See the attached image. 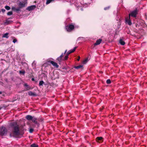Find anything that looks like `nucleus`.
I'll list each match as a JSON object with an SVG mask.
<instances>
[{
	"label": "nucleus",
	"instance_id": "obj_1",
	"mask_svg": "<svg viewBox=\"0 0 147 147\" xmlns=\"http://www.w3.org/2000/svg\"><path fill=\"white\" fill-rule=\"evenodd\" d=\"M25 125L19 126L16 122H12L10 124L11 132L10 134V137L18 138L20 135H22L24 133L23 132L25 130L24 129Z\"/></svg>",
	"mask_w": 147,
	"mask_h": 147
},
{
	"label": "nucleus",
	"instance_id": "obj_2",
	"mask_svg": "<svg viewBox=\"0 0 147 147\" xmlns=\"http://www.w3.org/2000/svg\"><path fill=\"white\" fill-rule=\"evenodd\" d=\"M7 130L4 126L0 127V135L1 136L6 135L7 133Z\"/></svg>",
	"mask_w": 147,
	"mask_h": 147
},
{
	"label": "nucleus",
	"instance_id": "obj_3",
	"mask_svg": "<svg viewBox=\"0 0 147 147\" xmlns=\"http://www.w3.org/2000/svg\"><path fill=\"white\" fill-rule=\"evenodd\" d=\"M138 10L137 9L131 11L130 13H129V18H130V16L134 18H136L138 13Z\"/></svg>",
	"mask_w": 147,
	"mask_h": 147
},
{
	"label": "nucleus",
	"instance_id": "obj_4",
	"mask_svg": "<svg viewBox=\"0 0 147 147\" xmlns=\"http://www.w3.org/2000/svg\"><path fill=\"white\" fill-rule=\"evenodd\" d=\"M27 0H24V1H22V2H20L18 3V6L20 8L24 7L25 6V5L27 4Z\"/></svg>",
	"mask_w": 147,
	"mask_h": 147
},
{
	"label": "nucleus",
	"instance_id": "obj_5",
	"mask_svg": "<svg viewBox=\"0 0 147 147\" xmlns=\"http://www.w3.org/2000/svg\"><path fill=\"white\" fill-rule=\"evenodd\" d=\"M74 28V26L72 24H70L65 27V29L68 32H70L73 30Z\"/></svg>",
	"mask_w": 147,
	"mask_h": 147
},
{
	"label": "nucleus",
	"instance_id": "obj_6",
	"mask_svg": "<svg viewBox=\"0 0 147 147\" xmlns=\"http://www.w3.org/2000/svg\"><path fill=\"white\" fill-rule=\"evenodd\" d=\"M48 62L51 63L53 66L57 68H58L59 67V65H57V63L53 61L49 60L48 61Z\"/></svg>",
	"mask_w": 147,
	"mask_h": 147
},
{
	"label": "nucleus",
	"instance_id": "obj_7",
	"mask_svg": "<svg viewBox=\"0 0 147 147\" xmlns=\"http://www.w3.org/2000/svg\"><path fill=\"white\" fill-rule=\"evenodd\" d=\"M96 141L99 143L103 142V138L102 137H98L96 138Z\"/></svg>",
	"mask_w": 147,
	"mask_h": 147
},
{
	"label": "nucleus",
	"instance_id": "obj_8",
	"mask_svg": "<svg viewBox=\"0 0 147 147\" xmlns=\"http://www.w3.org/2000/svg\"><path fill=\"white\" fill-rule=\"evenodd\" d=\"M64 56V54L63 53H62L61 55L59 57L57 58V60L58 62V63L59 64H61V61L62 60V57Z\"/></svg>",
	"mask_w": 147,
	"mask_h": 147
},
{
	"label": "nucleus",
	"instance_id": "obj_9",
	"mask_svg": "<svg viewBox=\"0 0 147 147\" xmlns=\"http://www.w3.org/2000/svg\"><path fill=\"white\" fill-rule=\"evenodd\" d=\"M37 118L33 116V117L32 121L35 124L37 125L38 127H39V123L37 121Z\"/></svg>",
	"mask_w": 147,
	"mask_h": 147
},
{
	"label": "nucleus",
	"instance_id": "obj_10",
	"mask_svg": "<svg viewBox=\"0 0 147 147\" xmlns=\"http://www.w3.org/2000/svg\"><path fill=\"white\" fill-rule=\"evenodd\" d=\"M36 8V6L35 5H32L28 6L27 8V10L29 11H30Z\"/></svg>",
	"mask_w": 147,
	"mask_h": 147
},
{
	"label": "nucleus",
	"instance_id": "obj_11",
	"mask_svg": "<svg viewBox=\"0 0 147 147\" xmlns=\"http://www.w3.org/2000/svg\"><path fill=\"white\" fill-rule=\"evenodd\" d=\"M77 47H75L74 48V49L72 50H71L69 51H68L66 53V55H67L68 56L71 53H72L74 52L75 51L76 49L77 48Z\"/></svg>",
	"mask_w": 147,
	"mask_h": 147
},
{
	"label": "nucleus",
	"instance_id": "obj_12",
	"mask_svg": "<svg viewBox=\"0 0 147 147\" xmlns=\"http://www.w3.org/2000/svg\"><path fill=\"white\" fill-rule=\"evenodd\" d=\"M102 40L101 39H99L97 40L96 41V42L94 43V46H96V45H99L100 44V43H101Z\"/></svg>",
	"mask_w": 147,
	"mask_h": 147
},
{
	"label": "nucleus",
	"instance_id": "obj_13",
	"mask_svg": "<svg viewBox=\"0 0 147 147\" xmlns=\"http://www.w3.org/2000/svg\"><path fill=\"white\" fill-rule=\"evenodd\" d=\"M33 117L31 116L30 115H26V118L28 120L30 121L32 120V119Z\"/></svg>",
	"mask_w": 147,
	"mask_h": 147
},
{
	"label": "nucleus",
	"instance_id": "obj_14",
	"mask_svg": "<svg viewBox=\"0 0 147 147\" xmlns=\"http://www.w3.org/2000/svg\"><path fill=\"white\" fill-rule=\"evenodd\" d=\"M28 95L30 96H36V94L34 92H33L31 91H30L28 92Z\"/></svg>",
	"mask_w": 147,
	"mask_h": 147
},
{
	"label": "nucleus",
	"instance_id": "obj_15",
	"mask_svg": "<svg viewBox=\"0 0 147 147\" xmlns=\"http://www.w3.org/2000/svg\"><path fill=\"white\" fill-rule=\"evenodd\" d=\"M9 34L8 33H7L4 34L3 35L2 37L3 38H7L9 37V36H8Z\"/></svg>",
	"mask_w": 147,
	"mask_h": 147
},
{
	"label": "nucleus",
	"instance_id": "obj_16",
	"mask_svg": "<svg viewBox=\"0 0 147 147\" xmlns=\"http://www.w3.org/2000/svg\"><path fill=\"white\" fill-rule=\"evenodd\" d=\"M119 42L121 45H124L125 43V42L122 40V39H120L119 40Z\"/></svg>",
	"mask_w": 147,
	"mask_h": 147
},
{
	"label": "nucleus",
	"instance_id": "obj_17",
	"mask_svg": "<svg viewBox=\"0 0 147 147\" xmlns=\"http://www.w3.org/2000/svg\"><path fill=\"white\" fill-rule=\"evenodd\" d=\"M83 66V65H80L76 66H75L74 67V68L76 69H78L79 68H82Z\"/></svg>",
	"mask_w": 147,
	"mask_h": 147
},
{
	"label": "nucleus",
	"instance_id": "obj_18",
	"mask_svg": "<svg viewBox=\"0 0 147 147\" xmlns=\"http://www.w3.org/2000/svg\"><path fill=\"white\" fill-rule=\"evenodd\" d=\"M25 73V71L24 70L20 71L19 74H20L24 75Z\"/></svg>",
	"mask_w": 147,
	"mask_h": 147
},
{
	"label": "nucleus",
	"instance_id": "obj_19",
	"mask_svg": "<svg viewBox=\"0 0 147 147\" xmlns=\"http://www.w3.org/2000/svg\"><path fill=\"white\" fill-rule=\"evenodd\" d=\"M54 1V0H47L46 2V4L47 5L48 4Z\"/></svg>",
	"mask_w": 147,
	"mask_h": 147
},
{
	"label": "nucleus",
	"instance_id": "obj_20",
	"mask_svg": "<svg viewBox=\"0 0 147 147\" xmlns=\"http://www.w3.org/2000/svg\"><path fill=\"white\" fill-rule=\"evenodd\" d=\"M38 145L35 144H33L30 146L31 147H38Z\"/></svg>",
	"mask_w": 147,
	"mask_h": 147
},
{
	"label": "nucleus",
	"instance_id": "obj_21",
	"mask_svg": "<svg viewBox=\"0 0 147 147\" xmlns=\"http://www.w3.org/2000/svg\"><path fill=\"white\" fill-rule=\"evenodd\" d=\"M5 8L7 10H10L11 9L10 7L8 6H5Z\"/></svg>",
	"mask_w": 147,
	"mask_h": 147
},
{
	"label": "nucleus",
	"instance_id": "obj_22",
	"mask_svg": "<svg viewBox=\"0 0 147 147\" xmlns=\"http://www.w3.org/2000/svg\"><path fill=\"white\" fill-rule=\"evenodd\" d=\"M44 82L43 81H40L39 83V86H42L43 84H44Z\"/></svg>",
	"mask_w": 147,
	"mask_h": 147
},
{
	"label": "nucleus",
	"instance_id": "obj_23",
	"mask_svg": "<svg viewBox=\"0 0 147 147\" xmlns=\"http://www.w3.org/2000/svg\"><path fill=\"white\" fill-rule=\"evenodd\" d=\"M12 22V21L11 20H6V22H5V24H9V23Z\"/></svg>",
	"mask_w": 147,
	"mask_h": 147
},
{
	"label": "nucleus",
	"instance_id": "obj_24",
	"mask_svg": "<svg viewBox=\"0 0 147 147\" xmlns=\"http://www.w3.org/2000/svg\"><path fill=\"white\" fill-rule=\"evenodd\" d=\"M68 57V56L67 55H66L64 59H63V60H67Z\"/></svg>",
	"mask_w": 147,
	"mask_h": 147
},
{
	"label": "nucleus",
	"instance_id": "obj_25",
	"mask_svg": "<svg viewBox=\"0 0 147 147\" xmlns=\"http://www.w3.org/2000/svg\"><path fill=\"white\" fill-rule=\"evenodd\" d=\"M111 82V81L110 79H108L107 80L106 83L107 84H109Z\"/></svg>",
	"mask_w": 147,
	"mask_h": 147
},
{
	"label": "nucleus",
	"instance_id": "obj_26",
	"mask_svg": "<svg viewBox=\"0 0 147 147\" xmlns=\"http://www.w3.org/2000/svg\"><path fill=\"white\" fill-rule=\"evenodd\" d=\"M13 14V12L12 11H10L8 12L7 13V15L9 16L11 15H12Z\"/></svg>",
	"mask_w": 147,
	"mask_h": 147
},
{
	"label": "nucleus",
	"instance_id": "obj_27",
	"mask_svg": "<svg viewBox=\"0 0 147 147\" xmlns=\"http://www.w3.org/2000/svg\"><path fill=\"white\" fill-rule=\"evenodd\" d=\"M110 8V6H108L107 7H105L104 8V9L105 10H107L109 9Z\"/></svg>",
	"mask_w": 147,
	"mask_h": 147
},
{
	"label": "nucleus",
	"instance_id": "obj_28",
	"mask_svg": "<svg viewBox=\"0 0 147 147\" xmlns=\"http://www.w3.org/2000/svg\"><path fill=\"white\" fill-rule=\"evenodd\" d=\"M26 89L27 90H29L32 89V88L29 87L28 85V87H26Z\"/></svg>",
	"mask_w": 147,
	"mask_h": 147
},
{
	"label": "nucleus",
	"instance_id": "obj_29",
	"mask_svg": "<svg viewBox=\"0 0 147 147\" xmlns=\"http://www.w3.org/2000/svg\"><path fill=\"white\" fill-rule=\"evenodd\" d=\"M34 131V129L32 128H30L29 129V132L30 133H32Z\"/></svg>",
	"mask_w": 147,
	"mask_h": 147
},
{
	"label": "nucleus",
	"instance_id": "obj_30",
	"mask_svg": "<svg viewBox=\"0 0 147 147\" xmlns=\"http://www.w3.org/2000/svg\"><path fill=\"white\" fill-rule=\"evenodd\" d=\"M125 19L126 22L129 24V19L127 18H126Z\"/></svg>",
	"mask_w": 147,
	"mask_h": 147
},
{
	"label": "nucleus",
	"instance_id": "obj_31",
	"mask_svg": "<svg viewBox=\"0 0 147 147\" xmlns=\"http://www.w3.org/2000/svg\"><path fill=\"white\" fill-rule=\"evenodd\" d=\"M20 8L19 7H18L17 8H16V11H20Z\"/></svg>",
	"mask_w": 147,
	"mask_h": 147
},
{
	"label": "nucleus",
	"instance_id": "obj_32",
	"mask_svg": "<svg viewBox=\"0 0 147 147\" xmlns=\"http://www.w3.org/2000/svg\"><path fill=\"white\" fill-rule=\"evenodd\" d=\"M87 62V59H85L83 61V64H86Z\"/></svg>",
	"mask_w": 147,
	"mask_h": 147
},
{
	"label": "nucleus",
	"instance_id": "obj_33",
	"mask_svg": "<svg viewBox=\"0 0 147 147\" xmlns=\"http://www.w3.org/2000/svg\"><path fill=\"white\" fill-rule=\"evenodd\" d=\"M11 9L13 11H16V8L15 7H12Z\"/></svg>",
	"mask_w": 147,
	"mask_h": 147
},
{
	"label": "nucleus",
	"instance_id": "obj_34",
	"mask_svg": "<svg viewBox=\"0 0 147 147\" xmlns=\"http://www.w3.org/2000/svg\"><path fill=\"white\" fill-rule=\"evenodd\" d=\"M130 18H129V26L131 25L132 24V23L131 22V21L130 20Z\"/></svg>",
	"mask_w": 147,
	"mask_h": 147
},
{
	"label": "nucleus",
	"instance_id": "obj_35",
	"mask_svg": "<svg viewBox=\"0 0 147 147\" xmlns=\"http://www.w3.org/2000/svg\"><path fill=\"white\" fill-rule=\"evenodd\" d=\"M16 42H17V40L16 39H13V42L14 43H15Z\"/></svg>",
	"mask_w": 147,
	"mask_h": 147
},
{
	"label": "nucleus",
	"instance_id": "obj_36",
	"mask_svg": "<svg viewBox=\"0 0 147 147\" xmlns=\"http://www.w3.org/2000/svg\"><path fill=\"white\" fill-rule=\"evenodd\" d=\"M28 85L26 83H25L24 84V86L26 87H28Z\"/></svg>",
	"mask_w": 147,
	"mask_h": 147
},
{
	"label": "nucleus",
	"instance_id": "obj_37",
	"mask_svg": "<svg viewBox=\"0 0 147 147\" xmlns=\"http://www.w3.org/2000/svg\"><path fill=\"white\" fill-rule=\"evenodd\" d=\"M1 11L3 13L5 11V10L4 9H1Z\"/></svg>",
	"mask_w": 147,
	"mask_h": 147
},
{
	"label": "nucleus",
	"instance_id": "obj_38",
	"mask_svg": "<svg viewBox=\"0 0 147 147\" xmlns=\"http://www.w3.org/2000/svg\"><path fill=\"white\" fill-rule=\"evenodd\" d=\"M80 56H79L78 57V59H77V60L78 61H79L80 60Z\"/></svg>",
	"mask_w": 147,
	"mask_h": 147
},
{
	"label": "nucleus",
	"instance_id": "obj_39",
	"mask_svg": "<svg viewBox=\"0 0 147 147\" xmlns=\"http://www.w3.org/2000/svg\"><path fill=\"white\" fill-rule=\"evenodd\" d=\"M67 51V50H66L65 52V53H63L64 55V54H65L66 53Z\"/></svg>",
	"mask_w": 147,
	"mask_h": 147
},
{
	"label": "nucleus",
	"instance_id": "obj_40",
	"mask_svg": "<svg viewBox=\"0 0 147 147\" xmlns=\"http://www.w3.org/2000/svg\"><path fill=\"white\" fill-rule=\"evenodd\" d=\"M34 78H32V81H34Z\"/></svg>",
	"mask_w": 147,
	"mask_h": 147
},
{
	"label": "nucleus",
	"instance_id": "obj_41",
	"mask_svg": "<svg viewBox=\"0 0 147 147\" xmlns=\"http://www.w3.org/2000/svg\"><path fill=\"white\" fill-rule=\"evenodd\" d=\"M2 92L1 91H0V94H2Z\"/></svg>",
	"mask_w": 147,
	"mask_h": 147
},
{
	"label": "nucleus",
	"instance_id": "obj_42",
	"mask_svg": "<svg viewBox=\"0 0 147 147\" xmlns=\"http://www.w3.org/2000/svg\"><path fill=\"white\" fill-rule=\"evenodd\" d=\"M2 107H0V110H1V109Z\"/></svg>",
	"mask_w": 147,
	"mask_h": 147
}]
</instances>
